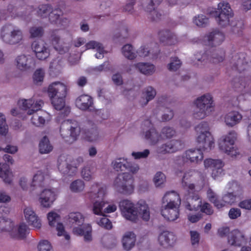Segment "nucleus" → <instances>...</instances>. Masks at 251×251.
<instances>
[{"label": "nucleus", "instance_id": "3c124183", "mask_svg": "<svg viewBox=\"0 0 251 251\" xmlns=\"http://www.w3.org/2000/svg\"><path fill=\"white\" fill-rule=\"evenodd\" d=\"M236 196L231 192L227 193L220 200L219 204H217V208H220L227 204L231 205L236 201Z\"/></svg>", "mask_w": 251, "mask_h": 251}, {"label": "nucleus", "instance_id": "5701e85b", "mask_svg": "<svg viewBox=\"0 0 251 251\" xmlns=\"http://www.w3.org/2000/svg\"><path fill=\"white\" fill-rule=\"evenodd\" d=\"M47 218L50 226H56L58 236H64L66 240H69L70 235L65 232L63 224L58 222L59 215L55 212L51 211L48 214Z\"/></svg>", "mask_w": 251, "mask_h": 251}, {"label": "nucleus", "instance_id": "ddd939ff", "mask_svg": "<svg viewBox=\"0 0 251 251\" xmlns=\"http://www.w3.org/2000/svg\"><path fill=\"white\" fill-rule=\"evenodd\" d=\"M119 207L124 218L132 222L136 221L138 218L137 203L134 204L130 200H124L120 202Z\"/></svg>", "mask_w": 251, "mask_h": 251}, {"label": "nucleus", "instance_id": "7c9ffc66", "mask_svg": "<svg viewBox=\"0 0 251 251\" xmlns=\"http://www.w3.org/2000/svg\"><path fill=\"white\" fill-rule=\"evenodd\" d=\"M162 205L180 206L181 199L178 194L174 191L167 192L162 200Z\"/></svg>", "mask_w": 251, "mask_h": 251}, {"label": "nucleus", "instance_id": "b1692460", "mask_svg": "<svg viewBox=\"0 0 251 251\" xmlns=\"http://www.w3.org/2000/svg\"><path fill=\"white\" fill-rule=\"evenodd\" d=\"M230 65L233 69L241 72L249 67V61L244 53H240L233 55L230 60Z\"/></svg>", "mask_w": 251, "mask_h": 251}, {"label": "nucleus", "instance_id": "f257e3e1", "mask_svg": "<svg viewBox=\"0 0 251 251\" xmlns=\"http://www.w3.org/2000/svg\"><path fill=\"white\" fill-rule=\"evenodd\" d=\"M107 194V187L98 183L92 185L90 191L88 193L89 199L93 201L92 211L99 216L104 215V208L108 201L105 200Z\"/></svg>", "mask_w": 251, "mask_h": 251}, {"label": "nucleus", "instance_id": "c03bdc74", "mask_svg": "<svg viewBox=\"0 0 251 251\" xmlns=\"http://www.w3.org/2000/svg\"><path fill=\"white\" fill-rule=\"evenodd\" d=\"M101 243L104 248L108 249H112L116 247L118 241L116 237L114 235L107 233L102 237Z\"/></svg>", "mask_w": 251, "mask_h": 251}, {"label": "nucleus", "instance_id": "a19ab883", "mask_svg": "<svg viewBox=\"0 0 251 251\" xmlns=\"http://www.w3.org/2000/svg\"><path fill=\"white\" fill-rule=\"evenodd\" d=\"M92 98L87 95H82L78 97L75 100L76 106L82 110L88 109L92 106Z\"/></svg>", "mask_w": 251, "mask_h": 251}, {"label": "nucleus", "instance_id": "423d86ee", "mask_svg": "<svg viewBox=\"0 0 251 251\" xmlns=\"http://www.w3.org/2000/svg\"><path fill=\"white\" fill-rule=\"evenodd\" d=\"M195 108L193 115L196 119H202L208 116L213 109L212 97L208 94L198 97L194 101Z\"/></svg>", "mask_w": 251, "mask_h": 251}, {"label": "nucleus", "instance_id": "c756f323", "mask_svg": "<svg viewBox=\"0 0 251 251\" xmlns=\"http://www.w3.org/2000/svg\"><path fill=\"white\" fill-rule=\"evenodd\" d=\"M227 242L231 246L240 247L247 243V239L243 232L235 229L228 235Z\"/></svg>", "mask_w": 251, "mask_h": 251}, {"label": "nucleus", "instance_id": "0eeeda50", "mask_svg": "<svg viewBox=\"0 0 251 251\" xmlns=\"http://www.w3.org/2000/svg\"><path fill=\"white\" fill-rule=\"evenodd\" d=\"M134 180L132 176L127 173L119 174L115 178L113 186L119 193L130 195L134 192Z\"/></svg>", "mask_w": 251, "mask_h": 251}, {"label": "nucleus", "instance_id": "79ce46f5", "mask_svg": "<svg viewBox=\"0 0 251 251\" xmlns=\"http://www.w3.org/2000/svg\"><path fill=\"white\" fill-rule=\"evenodd\" d=\"M85 47L86 50L95 49L97 51L95 57L98 59L102 58L106 52L102 44L96 41H90L85 45Z\"/></svg>", "mask_w": 251, "mask_h": 251}, {"label": "nucleus", "instance_id": "0e129e2a", "mask_svg": "<svg viewBox=\"0 0 251 251\" xmlns=\"http://www.w3.org/2000/svg\"><path fill=\"white\" fill-rule=\"evenodd\" d=\"M181 65V62L177 57L172 58L170 63L168 65V69L171 71H176Z\"/></svg>", "mask_w": 251, "mask_h": 251}, {"label": "nucleus", "instance_id": "9b49d317", "mask_svg": "<svg viewBox=\"0 0 251 251\" xmlns=\"http://www.w3.org/2000/svg\"><path fill=\"white\" fill-rule=\"evenodd\" d=\"M162 0H140V6L143 10L148 14V17L151 20H158L161 14L157 11V7Z\"/></svg>", "mask_w": 251, "mask_h": 251}, {"label": "nucleus", "instance_id": "2eb2a0df", "mask_svg": "<svg viewBox=\"0 0 251 251\" xmlns=\"http://www.w3.org/2000/svg\"><path fill=\"white\" fill-rule=\"evenodd\" d=\"M224 58V52L223 50H215L211 53L209 57V54L207 53H203L201 56L197 54L195 60L197 61L196 63L199 65L200 64L204 65L208 59L214 63H218L222 62Z\"/></svg>", "mask_w": 251, "mask_h": 251}, {"label": "nucleus", "instance_id": "e433bc0d", "mask_svg": "<svg viewBox=\"0 0 251 251\" xmlns=\"http://www.w3.org/2000/svg\"><path fill=\"white\" fill-rule=\"evenodd\" d=\"M242 115L238 111H233L226 114L224 118L226 124L230 127H233L240 122Z\"/></svg>", "mask_w": 251, "mask_h": 251}, {"label": "nucleus", "instance_id": "f8f14e48", "mask_svg": "<svg viewBox=\"0 0 251 251\" xmlns=\"http://www.w3.org/2000/svg\"><path fill=\"white\" fill-rule=\"evenodd\" d=\"M217 10L219 14L217 17V22L219 25L222 26L228 25L230 18L233 16L230 4L226 1H221L218 4Z\"/></svg>", "mask_w": 251, "mask_h": 251}, {"label": "nucleus", "instance_id": "37998d69", "mask_svg": "<svg viewBox=\"0 0 251 251\" xmlns=\"http://www.w3.org/2000/svg\"><path fill=\"white\" fill-rule=\"evenodd\" d=\"M137 208L138 215L143 220L148 221L150 219V212L149 207L146 202L143 200L139 201L137 203Z\"/></svg>", "mask_w": 251, "mask_h": 251}, {"label": "nucleus", "instance_id": "473e14b6", "mask_svg": "<svg viewBox=\"0 0 251 251\" xmlns=\"http://www.w3.org/2000/svg\"><path fill=\"white\" fill-rule=\"evenodd\" d=\"M66 97L50 98L53 107L57 110L61 111L63 116H67L70 112V108L65 105Z\"/></svg>", "mask_w": 251, "mask_h": 251}, {"label": "nucleus", "instance_id": "9d476101", "mask_svg": "<svg viewBox=\"0 0 251 251\" xmlns=\"http://www.w3.org/2000/svg\"><path fill=\"white\" fill-rule=\"evenodd\" d=\"M201 149H190L186 150L181 155L178 156L176 160V163L179 166H184L191 163L199 164L203 159Z\"/></svg>", "mask_w": 251, "mask_h": 251}, {"label": "nucleus", "instance_id": "39448f33", "mask_svg": "<svg viewBox=\"0 0 251 251\" xmlns=\"http://www.w3.org/2000/svg\"><path fill=\"white\" fill-rule=\"evenodd\" d=\"M0 38L6 45H16L23 41L24 34L19 27L12 25H7L1 27Z\"/></svg>", "mask_w": 251, "mask_h": 251}, {"label": "nucleus", "instance_id": "a878e982", "mask_svg": "<svg viewBox=\"0 0 251 251\" xmlns=\"http://www.w3.org/2000/svg\"><path fill=\"white\" fill-rule=\"evenodd\" d=\"M24 217L28 225L39 229L42 226L41 221L33 209L26 207L24 209Z\"/></svg>", "mask_w": 251, "mask_h": 251}, {"label": "nucleus", "instance_id": "f03ea898", "mask_svg": "<svg viewBox=\"0 0 251 251\" xmlns=\"http://www.w3.org/2000/svg\"><path fill=\"white\" fill-rule=\"evenodd\" d=\"M68 224L73 227V231L76 235H82L86 242L92 240V227L89 224H84V217L80 212H72L68 216Z\"/></svg>", "mask_w": 251, "mask_h": 251}, {"label": "nucleus", "instance_id": "6e6d98bb", "mask_svg": "<svg viewBox=\"0 0 251 251\" xmlns=\"http://www.w3.org/2000/svg\"><path fill=\"white\" fill-rule=\"evenodd\" d=\"M85 184L83 180L77 179L73 181L70 185V189L74 193L82 192L85 188Z\"/></svg>", "mask_w": 251, "mask_h": 251}, {"label": "nucleus", "instance_id": "a18cd8bd", "mask_svg": "<svg viewBox=\"0 0 251 251\" xmlns=\"http://www.w3.org/2000/svg\"><path fill=\"white\" fill-rule=\"evenodd\" d=\"M0 177L6 184H10L12 183V173L9 170L6 165L1 163H0Z\"/></svg>", "mask_w": 251, "mask_h": 251}, {"label": "nucleus", "instance_id": "bf43d9fd", "mask_svg": "<svg viewBox=\"0 0 251 251\" xmlns=\"http://www.w3.org/2000/svg\"><path fill=\"white\" fill-rule=\"evenodd\" d=\"M102 217L98 218L96 220V223L101 227L110 230L112 228L113 226L111 222L107 218L106 215L101 216Z\"/></svg>", "mask_w": 251, "mask_h": 251}, {"label": "nucleus", "instance_id": "4c0bfd02", "mask_svg": "<svg viewBox=\"0 0 251 251\" xmlns=\"http://www.w3.org/2000/svg\"><path fill=\"white\" fill-rule=\"evenodd\" d=\"M198 175V173L193 170H189L186 172L182 177V185L183 187L188 190L192 191L194 189L195 185L191 183L194 177Z\"/></svg>", "mask_w": 251, "mask_h": 251}, {"label": "nucleus", "instance_id": "1a4fd4ad", "mask_svg": "<svg viewBox=\"0 0 251 251\" xmlns=\"http://www.w3.org/2000/svg\"><path fill=\"white\" fill-rule=\"evenodd\" d=\"M237 134L233 130L221 137L219 140L220 150L232 157H236L239 154L237 148L234 146Z\"/></svg>", "mask_w": 251, "mask_h": 251}, {"label": "nucleus", "instance_id": "774afa93", "mask_svg": "<svg viewBox=\"0 0 251 251\" xmlns=\"http://www.w3.org/2000/svg\"><path fill=\"white\" fill-rule=\"evenodd\" d=\"M208 19L203 15L196 16L194 19V23L198 26H204L208 23Z\"/></svg>", "mask_w": 251, "mask_h": 251}, {"label": "nucleus", "instance_id": "13d9d810", "mask_svg": "<svg viewBox=\"0 0 251 251\" xmlns=\"http://www.w3.org/2000/svg\"><path fill=\"white\" fill-rule=\"evenodd\" d=\"M126 160L124 158H118L114 160L111 163L112 168L116 171H125Z\"/></svg>", "mask_w": 251, "mask_h": 251}, {"label": "nucleus", "instance_id": "f3484780", "mask_svg": "<svg viewBox=\"0 0 251 251\" xmlns=\"http://www.w3.org/2000/svg\"><path fill=\"white\" fill-rule=\"evenodd\" d=\"M145 125L148 126V129H143L142 136L151 145H155L162 141L160 133L153 127L149 121H146Z\"/></svg>", "mask_w": 251, "mask_h": 251}, {"label": "nucleus", "instance_id": "de8ad7c7", "mask_svg": "<svg viewBox=\"0 0 251 251\" xmlns=\"http://www.w3.org/2000/svg\"><path fill=\"white\" fill-rule=\"evenodd\" d=\"M123 55L126 59L133 60L137 56L136 51L134 47L130 44L124 45L121 50Z\"/></svg>", "mask_w": 251, "mask_h": 251}, {"label": "nucleus", "instance_id": "49530a36", "mask_svg": "<svg viewBox=\"0 0 251 251\" xmlns=\"http://www.w3.org/2000/svg\"><path fill=\"white\" fill-rule=\"evenodd\" d=\"M136 52L137 56L140 57H145L149 55H151V58L155 59L157 57L159 50L157 47L153 50L149 49L148 47L146 46H142L138 49Z\"/></svg>", "mask_w": 251, "mask_h": 251}, {"label": "nucleus", "instance_id": "6e6552de", "mask_svg": "<svg viewBox=\"0 0 251 251\" xmlns=\"http://www.w3.org/2000/svg\"><path fill=\"white\" fill-rule=\"evenodd\" d=\"M80 132V128L77 122L75 120L64 121L60 128L62 137L66 142L72 143L76 140Z\"/></svg>", "mask_w": 251, "mask_h": 251}, {"label": "nucleus", "instance_id": "aec40b11", "mask_svg": "<svg viewBox=\"0 0 251 251\" xmlns=\"http://www.w3.org/2000/svg\"><path fill=\"white\" fill-rule=\"evenodd\" d=\"M17 68L21 71H26L33 69L35 66L34 58L30 55L21 54L15 59Z\"/></svg>", "mask_w": 251, "mask_h": 251}, {"label": "nucleus", "instance_id": "f704fd0d", "mask_svg": "<svg viewBox=\"0 0 251 251\" xmlns=\"http://www.w3.org/2000/svg\"><path fill=\"white\" fill-rule=\"evenodd\" d=\"M155 90L151 86L145 88L142 92V97L139 100V103L142 106H145L148 102L153 100L156 96Z\"/></svg>", "mask_w": 251, "mask_h": 251}, {"label": "nucleus", "instance_id": "69168bd1", "mask_svg": "<svg viewBox=\"0 0 251 251\" xmlns=\"http://www.w3.org/2000/svg\"><path fill=\"white\" fill-rule=\"evenodd\" d=\"M29 33L31 38L40 37L44 33V30L41 26H34L30 28Z\"/></svg>", "mask_w": 251, "mask_h": 251}, {"label": "nucleus", "instance_id": "2f4dec72", "mask_svg": "<svg viewBox=\"0 0 251 251\" xmlns=\"http://www.w3.org/2000/svg\"><path fill=\"white\" fill-rule=\"evenodd\" d=\"M201 204V200L197 193H190L185 202V207L189 211H196L200 207Z\"/></svg>", "mask_w": 251, "mask_h": 251}, {"label": "nucleus", "instance_id": "cd10ccee", "mask_svg": "<svg viewBox=\"0 0 251 251\" xmlns=\"http://www.w3.org/2000/svg\"><path fill=\"white\" fill-rule=\"evenodd\" d=\"M179 206L162 205L161 209V215L167 220L174 221L179 217Z\"/></svg>", "mask_w": 251, "mask_h": 251}, {"label": "nucleus", "instance_id": "393cba45", "mask_svg": "<svg viewBox=\"0 0 251 251\" xmlns=\"http://www.w3.org/2000/svg\"><path fill=\"white\" fill-rule=\"evenodd\" d=\"M184 145L179 140H172L162 145L157 148V151L161 153H174L182 149Z\"/></svg>", "mask_w": 251, "mask_h": 251}, {"label": "nucleus", "instance_id": "e2e57ef3", "mask_svg": "<svg viewBox=\"0 0 251 251\" xmlns=\"http://www.w3.org/2000/svg\"><path fill=\"white\" fill-rule=\"evenodd\" d=\"M45 74V71L43 69H37L33 75L34 82L37 84H40L42 82L44 78Z\"/></svg>", "mask_w": 251, "mask_h": 251}, {"label": "nucleus", "instance_id": "338daca9", "mask_svg": "<svg viewBox=\"0 0 251 251\" xmlns=\"http://www.w3.org/2000/svg\"><path fill=\"white\" fill-rule=\"evenodd\" d=\"M174 116V111L170 108L167 107L163 111L161 116V121L162 122H168L171 120Z\"/></svg>", "mask_w": 251, "mask_h": 251}, {"label": "nucleus", "instance_id": "09e8293b", "mask_svg": "<svg viewBox=\"0 0 251 251\" xmlns=\"http://www.w3.org/2000/svg\"><path fill=\"white\" fill-rule=\"evenodd\" d=\"M52 6L50 4H41L38 6L35 11L37 16L42 18L48 17L52 11Z\"/></svg>", "mask_w": 251, "mask_h": 251}, {"label": "nucleus", "instance_id": "4468645a", "mask_svg": "<svg viewBox=\"0 0 251 251\" xmlns=\"http://www.w3.org/2000/svg\"><path fill=\"white\" fill-rule=\"evenodd\" d=\"M57 191L54 188L45 189L40 193L39 201L41 206L50 208L57 198Z\"/></svg>", "mask_w": 251, "mask_h": 251}, {"label": "nucleus", "instance_id": "dca6fc26", "mask_svg": "<svg viewBox=\"0 0 251 251\" xmlns=\"http://www.w3.org/2000/svg\"><path fill=\"white\" fill-rule=\"evenodd\" d=\"M44 102L42 100L35 101L33 98L29 99H21L18 100L19 106L24 110H27L28 115H31L34 111L40 110Z\"/></svg>", "mask_w": 251, "mask_h": 251}, {"label": "nucleus", "instance_id": "6ab92c4d", "mask_svg": "<svg viewBox=\"0 0 251 251\" xmlns=\"http://www.w3.org/2000/svg\"><path fill=\"white\" fill-rule=\"evenodd\" d=\"M204 165L205 168L211 170V176L214 179L224 174L223 167L224 164L220 159H206L204 161Z\"/></svg>", "mask_w": 251, "mask_h": 251}, {"label": "nucleus", "instance_id": "8fccbe9b", "mask_svg": "<svg viewBox=\"0 0 251 251\" xmlns=\"http://www.w3.org/2000/svg\"><path fill=\"white\" fill-rule=\"evenodd\" d=\"M94 166L87 165L84 166L81 170V176L85 181H89L94 179L95 172Z\"/></svg>", "mask_w": 251, "mask_h": 251}, {"label": "nucleus", "instance_id": "052dcab7", "mask_svg": "<svg viewBox=\"0 0 251 251\" xmlns=\"http://www.w3.org/2000/svg\"><path fill=\"white\" fill-rule=\"evenodd\" d=\"M31 115H32V116L31 119V122L33 125L40 126L45 124L46 122L45 118L37 113V111H34Z\"/></svg>", "mask_w": 251, "mask_h": 251}, {"label": "nucleus", "instance_id": "c85d7f7f", "mask_svg": "<svg viewBox=\"0 0 251 251\" xmlns=\"http://www.w3.org/2000/svg\"><path fill=\"white\" fill-rule=\"evenodd\" d=\"M9 227L4 229L5 231L11 232V236L18 239L24 238L28 231V228L25 223L21 224L18 228H14V224L11 222H8Z\"/></svg>", "mask_w": 251, "mask_h": 251}, {"label": "nucleus", "instance_id": "4be33fe9", "mask_svg": "<svg viewBox=\"0 0 251 251\" xmlns=\"http://www.w3.org/2000/svg\"><path fill=\"white\" fill-rule=\"evenodd\" d=\"M176 241V235L172 232L165 231L158 236L157 242L163 249H168L174 246Z\"/></svg>", "mask_w": 251, "mask_h": 251}, {"label": "nucleus", "instance_id": "864d4df0", "mask_svg": "<svg viewBox=\"0 0 251 251\" xmlns=\"http://www.w3.org/2000/svg\"><path fill=\"white\" fill-rule=\"evenodd\" d=\"M176 131L173 127L165 126L163 127L160 131L161 140H166L174 137L176 135Z\"/></svg>", "mask_w": 251, "mask_h": 251}, {"label": "nucleus", "instance_id": "bb28decb", "mask_svg": "<svg viewBox=\"0 0 251 251\" xmlns=\"http://www.w3.org/2000/svg\"><path fill=\"white\" fill-rule=\"evenodd\" d=\"M32 49L39 60H45L50 55V50L42 41H34L32 44Z\"/></svg>", "mask_w": 251, "mask_h": 251}, {"label": "nucleus", "instance_id": "a211bd4d", "mask_svg": "<svg viewBox=\"0 0 251 251\" xmlns=\"http://www.w3.org/2000/svg\"><path fill=\"white\" fill-rule=\"evenodd\" d=\"M68 91L67 85L60 81L52 82L49 86L48 89L50 98L66 97Z\"/></svg>", "mask_w": 251, "mask_h": 251}, {"label": "nucleus", "instance_id": "680f3d73", "mask_svg": "<svg viewBox=\"0 0 251 251\" xmlns=\"http://www.w3.org/2000/svg\"><path fill=\"white\" fill-rule=\"evenodd\" d=\"M37 248L38 251H54L50 242L46 240L40 241Z\"/></svg>", "mask_w": 251, "mask_h": 251}, {"label": "nucleus", "instance_id": "603ef678", "mask_svg": "<svg viewBox=\"0 0 251 251\" xmlns=\"http://www.w3.org/2000/svg\"><path fill=\"white\" fill-rule=\"evenodd\" d=\"M53 147L50 144L49 139L44 136L40 140L39 144V151L42 154H47L52 150Z\"/></svg>", "mask_w": 251, "mask_h": 251}, {"label": "nucleus", "instance_id": "5fc2aeb1", "mask_svg": "<svg viewBox=\"0 0 251 251\" xmlns=\"http://www.w3.org/2000/svg\"><path fill=\"white\" fill-rule=\"evenodd\" d=\"M62 15V12L61 9L59 8H53L52 7V11L50 13L48 16L49 21L51 23L59 24L63 25L60 23L61 16Z\"/></svg>", "mask_w": 251, "mask_h": 251}, {"label": "nucleus", "instance_id": "ea45409f", "mask_svg": "<svg viewBox=\"0 0 251 251\" xmlns=\"http://www.w3.org/2000/svg\"><path fill=\"white\" fill-rule=\"evenodd\" d=\"M136 69L141 74L146 75H151L155 72V67L151 63L148 62H138L135 63Z\"/></svg>", "mask_w": 251, "mask_h": 251}, {"label": "nucleus", "instance_id": "58836bf2", "mask_svg": "<svg viewBox=\"0 0 251 251\" xmlns=\"http://www.w3.org/2000/svg\"><path fill=\"white\" fill-rule=\"evenodd\" d=\"M136 236L132 232H127L123 235L122 243L124 249L128 251L135 246Z\"/></svg>", "mask_w": 251, "mask_h": 251}, {"label": "nucleus", "instance_id": "72a5a7b5", "mask_svg": "<svg viewBox=\"0 0 251 251\" xmlns=\"http://www.w3.org/2000/svg\"><path fill=\"white\" fill-rule=\"evenodd\" d=\"M46 173L42 170H39L34 175L32 181L30 184V191H33L38 188H42L46 185L45 178Z\"/></svg>", "mask_w": 251, "mask_h": 251}, {"label": "nucleus", "instance_id": "4d7b16f0", "mask_svg": "<svg viewBox=\"0 0 251 251\" xmlns=\"http://www.w3.org/2000/svg\"><path fill=\"white\" fill-rule=\"evenodd\" d=\"M166 181L165 175L161 172H157L154 175L153 182L156 187L162 188Z\"/></svg>", "mask_w": 251, "mask_h": 251}, {"label": "nucleus", "instance_id": "412c9836", "mask_svg": "<svg viewBox=\"0 0 251 251\" xmlns=\"http://www.w3.org/2000/svg\"><path fill=\"white\" fill-rule=\"evenodd\" d=\"M224 34L219 30H213L202 38V43L209 46H216L220 45L225 40Z\"/></svg>", "mask_w": 251, "mask_h": 251}, {"label": "nucleus", "instance_id": "7ed1b4c3", "mask_svg": "<svg viewBox=\"0 0 251 251\" xmlns=\"http://www.w3.org/2000/svg\"><path fill=\"white\" fill-rule=\"evenodd\" d=\"M196 140L201 149L210 150L214 147V139L210 132V127L207 123L202 122L195 126Z\"/></svg>", "mask_w": 251, "mask_h": 251}, {"label": "nucleus", "instance_id": "20e7f679", "mask_svg": "<svg viewBox=\"0 0 251 251\" xmlns=\"http://www.w3.org/2000/svg\"><path fill=\"white\" fill-rule=\"evenodd\" d=\"M83 158L78 157L75 160L68 155H60L57 160V167L59 172L64 176H74L78 167L83 162Z\"/></svg>", "mask_w": 251, "mask_h": 251}, {"label": "nucleus", "instance_id": "c9c22d12", "mask_svg": "<svg viewBox=\"0 0 251 251\" xmlns=\"http://www.w3.org/2000/svg\"><path fill=\"white\" fill-rule=\"evenodd\" d=\"M50 40L54 49L60 54H63L68 51L69 47L67 46L62 47L60 45V36L59 31H52L50 35Z\"/></svg>", "mask_w": 251, "mask_h": 251}]
</instances>
